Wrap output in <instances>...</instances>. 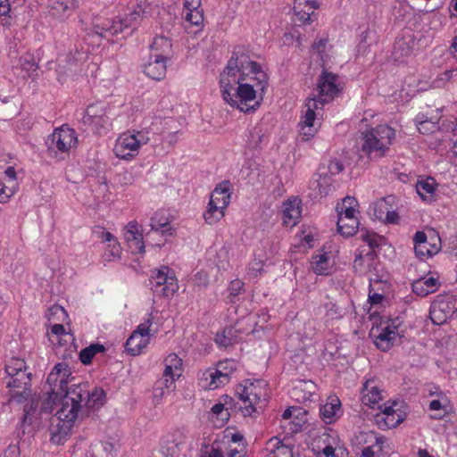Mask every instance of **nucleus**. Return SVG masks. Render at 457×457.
I'll return each mask as SVG.
<instances>
[{"instance_id": "f257e3e1", "label": "nucleus", "mask_w": 457, "mask_h": 457, "mask_svg": "<svg viewBox=\"0 0 457 457\" xmlns=\"http://www.w3.org/2000/svg\"><path fill=\"white\" fill-rule=\"evenodd\" d=\"M71 371L64 362L57 363L48 375L46 383L50 386L48 401L60 408L51 420V442L63 444L75 424L79 419L87 417L92 410H97L105 403L106 394L103 388L95 387L89 391L88 384H72L68 386Z\"/></svg>"}, {"instance_id": "f03ea898", "label": "nucleus", "mask_w": 457, "mask_h": 457, "mask_svg": "<svg viewBox=\"0 0 457 457\" xmlns=\"http://www.w3.org/2000/svg\"><path fill=\"white\" fill-rule=\"evenodd\" d=\"M220 84L225 102L241 112H250L261 104L268 76L259 63L237 47L220 74Z\"/></svg>"}, {"instance_id": "7ed1b4c3", "label": "nucleus", "mask_w": 457, "mask_h": 457, "mask_svg": "<svg viewBox=\"0 0 457 457\" xmlns=\"http://www.w3.org/2000/svg\"><path fill=\"white\" fill-rule=\"evenodd\" d=\"M266 386L263 380L246 379L236 387V395L244 403V406H240L244 416H252L257 409L266 406L268 401Z\"/></svg>"}, {"instance_id": "20e7f679", "label": "nucleus", "mask_w": 457, "mask_h": 457, "mask_svg": "<svg viewBox=\"0 0 457 457\" xmlns=\"http://www.w3.org/2000/svg\"><path fill=\"white\" fill-rule=\"evenodd\" d=\"M395 132L388 125H378L362 133V151L370 157H382L392 145Z\"/></svg>"}, {"instance_id": "39448f33", "label": "nucleus", "mask_w": 457, "mask_h": 457, "mask_svg": "<svg viewBox=\"0 0 457 457\" xmlns=\"http://www.w3.org/2000/svg\"><path fill=\"white\" fill-rule=\"evenodd\" d=\"M145 13V8L141 4H139L124 20H97L93 25V32L99 37L109 40L111 37L121 33L124 28L132 27L133 22H137L144 17Z\"/></svg>"}, {"instance_id": "423d86ee", "label": "nucleus", "mask_w": 457, "mask_h": 457, "mask_svg": "<svg viewBox=\"0 0 457 457\" xmlns=\"http://www.w3.org/2000/svg\"><path fill=\"white\" fill-rule=\"evenodd\" d=\"M343 88L344 84L340 81L339 76L328 71V70L324 68L317 79L315 88L317 94L312 95L310 97L314 98L317 104L323 107L326 104L338 96Z\"/></svg>"}, {"instance_id": "0eeeda50", "label": "nucleus", "mask_w": 457, "mask_h": 457, "mask_svg": "<svg viewBox=\"0 0 457 457\" xmlns=\"http://www.w3.org/2000/svg\"><path fill=\"white\" fill-rule=\"evenodd\" d=\"M48 152L54 154L58 159H63L58 156V154H68L72 147H76L78 137L76 131L68 125L55 129L48 137Z\"/></svg>"}, {"instance_id": "6e6552de", "label": "nucleus", "mask_w": 457, "mask_h": 457, "mask_svg": "<svg viewBox=\"0 0 457 457\" xmlns=\"http://www.w3.org/2000/svg\"><path fill=\"white\" fill-rule=\"evenodd\" d=\"M149 287L155 295L165 297L173 295L179 289L174 271L168 266L152 271Z\"/></svg>"}, {"instance_id": "1a4fd4ad", "label": "nucleus", "mask_w": 457, "mask_h": 457, "mask_svg": "<svg viewBox=\"0 0 457 457\" xmlns=\"http://www.w3.org/2000/svg\"><path fill=\"white\" fill-rule=\"evenodd\" d=\"M380 266L378 254L376 251L372 250H361L355 255V259L353 261V268L354 272L359 276H368L370 287L372 283H378L383 280V276L378 275V267Z\"/></svg>"}, {"instance_id": "9d476101", "label": "nucleus", "mask_w": 457, "mask_h": 457, "mask_svg": "<svg viewBox=\"0 0 457 457\" xmlns=\"http://www.w3.org/2000/svg\"><path fill=\"white\" fill-rule=\"evenodd\" d=\"M305 112L302 115L301 120L298 123V129L302 140L309 141L315 137L319 130V126H317L315 120L317 111L322 110L323 107L312 97H307L305 100Z\"/></svg>"}, {"instance_id": "9b49d317", "label": "nucleus", "mask_w": 457, "mask_h": 457, "mask_svg": "<svg viewBox=\"0 0 457 457\" xmlns=\"http://www.w3.org/2000/svg\"><path fill=\"white\" fill-rule=\"evenodd\" d=\"M82 122L95 134H105L109 124L105 105L103 104H90L82 117Z\"/></svg>"}, {"instance_id": "f8f14e48", "label": "nucleus", "mask_w": 457, "mask_h": 457, "mask_svg": "<svg viewBox=\"0 0 457 457\" xmlns=\"http://www.w3.org/2000/svg\"><path fill=\"white\" fill-rule=\"evenodd\" d=\"M414 251L417 257L424 259L437 253L441 248V239L437 235L428 238L424 231H417L413 237Z\"/></svg>"}, {"instance_id": "ddd939ff", "label": "nucleus", "mask_w": 457, "mask_h": 457, "mask_svg": "<svg viewBox=\"0 0 457 457\" xmlns=\"http://www.w3.org/2000/svg\"><path fill=\"white\" fill-rule=\"evenodd\" d=\"M356 440L359 445H368L363 446L359 457H379L386 438L384 436H378L374 431H369L360 432L356 436Z\"/></svg>"}, {"instance_id": "4468645a", "label": "nucleus", "mask_w": 457, "mask_h": 457, "mask_svg": "<svg viewBox=\"0 0 457 457\" xmlns=\"http://www.w3.org/2000/svg\"><path fill=\"white\" fill-rule=\"evenodd\" d=\"M141 140L134 134H122L114 145L113 152L119 159L131 160L137 154Z\"/></svg>"}, {"instance_id": "2eb2a0df", "label": "nucleus", "mask_w": 457, "mask_h": 457, "mask_svg": "<svg viewBox=\"0 0 457 457\" xmlns=\"http://www.w3.org/2000/svg\"><path fill=\"white\" fill-rule=\"evenodd\" d=\"M370 336L374 337L376 346L383 351H388L394 345L401 341L397 328L387 324L382 328H372Z\"/></svg>"}, {"instance_id": "dca6fc26", "label": "nucleus", "mask_w": 457, "mask_h": 457, "mask_svg": "<svg viewBox=\"0 0 457 457\" xmlns=\"http://www.w3.org/2000/svg\"><path fill=\"white\" fill-rule=\"evenodd\" d=\"M318 8L319 4L316 0H295L293 10L295 24L299 26L310 24L316 19L314 11Z\"/></svg>"}, {"instance_id": "f3484780", "label": "nucleus", "mask_w": 457, "mask_h": 457, "mask_svg": "<svg viewBox=\"0 0 457 457\" xmlns=\"http://www.w3.org/2000/svg\"><path fill=\"white\" fill-rule=\"evenodd\" d=\"M186 443V434L180 429H176L162 439V447L166 455L178 457L185 448Z\"/></svg>"}, {"instance_id": "a211bd4d", "label": "nucleus", "mask_w": 457, "mask_h": 457, "mask_svg": "<svg viewBox=\"0 0 457 457\" xmlns=\"http://www.w3.org/2000/svg\"><path fill=\"white\" fill-rule=\"evenodd\" d=\"M7 378L20 380L21 385H30L31 372L28 371L25 361L20 358H12L5 365Z\"/></svg>"}, {"instance_id": "6ab92c4d", "label": "nucleus", "mask_w": 457, "mask_h": 457, "mask_svg": "<svg viewBox=\"0 0 457 457\" xmlns=\"http://www.w3.org/2000/svg\"><path fill=\"white\" fill-rule=\"evenodd\" d=\"M232 189L233 187L229 180L220 182L212 192L209 203L220 208H227L230 202Z\"/></svg>"}, {"instance_id": "aec40b11", "label": "nucleus", "mask_w": 457, "mask_h": 457, "mask_svg": "<svg viewBox=\"0 0 457 457\" xmlns=\"http://www.w3.org/2000/svg\"><path fill=\"white\" fill-rule=\"evenodd\" d=\"M125 238L132 253L142 254L145 253L143 234L138 230V224L137 221H131L127 225Z\"/></svg>"}, {"instance_id": "412c9836", "label": "nucleus", "mask_w": 457, "mask_h": 457, "mask_svg": "<svg viewBox=\"0 0 457 457\" xmlns=\"http://www.w3.org/2000/svg\"><path fill=\"white\" fill-rule=\"evenodd\" d=\"M167 58H157L154 55L149 56L148 62L144 65V73L154 80L162 79L167 71Z\"/></svg>"}, {"instance_id": "4be33fe9", "label": "nucleus", "mask_w": 457, "mask_h": 457, "mask_svg": "<svg viewBox=\"0 0 457 457\" xmlns=\"http://www.w3.org/2000/svg\"><path fill=\"white\" fill-rule=\"evenodd\" d=\"M79 6L78 0H54L50 5L51 16L64 20L69 17Z\"/></svg>"}, {"instance_id": "5701e85b", "label": "nucleus", "mask_w": 457, "mask_h": 457, "mask_svg": "<svg viewBox=\"0 0 457 457\" xmlns=\"http://www.w3.org/2000/svg\"><path fill=\"white\" fill-rule=\"evenodd\" d=\"M183 26L187 33L195 34L202 29L204 23L203 10H183Z\"/></svg>"}, {"instance_id": "b1692460", "label": "nucleus", "mask_w": 457, "mask_h": 457, "mask_svg": "<svg viewBox=\"0 0 457 457\" xmlns=\"http://www.w3.org/2000/svg\"><path fill=\"white\" fill-rule=\"evenodd\" d=\"M301 200L297 197L288 199L284 203L283 220L287 226H295L301 217Z\"/></svg>"}, {"instance_id": "393cba45", "label": "nucleus", "mask_w": 457, "mask_h": 457, "mask_svg": "<svg viewBox=\"0 0 457 457\" xmlns=\"http://www.w3.org/2000/svg\"><path fill=\"white\" fill-rule=\"evenodd\" d=\"M437 114L432 117H428L424 113H419L415 118V123L418 130L424 135L432 134L439 129V120L441 116L439 111Z\"/></svg>"}, {"instance_id": "a878e982", "label": "nucleus", "mask_w": 457, "mask_h": 457, "mask_svg": "<svg viewBox=\"0 0 457 457\" xmlns=\"http://www.w3.org/2000/svg\"><path fill=\"white\" fill-rule=\"evenodd\" d=\"M10 397L18 403L26 401L31 394L30 385H21L14 378H5Z\"/></svg>"}, {"instance_id": "bb28decb", "label": "nucleus", "mask_w": 457, "mask_h": 457, "mask_svg": "<svg viewBox=\"0 0 457 457\" xmlns=\"http://www.w3.org/2000/svg\"><path fill=\"white\" fill-rule=\"evenodd\" d=\"M98 237L104 243H107L104 255L108 261L112 258H120L121 254V247L116 237L109 231L101 230L96 232Z\"/></svg>"}, {"instance_id": "cd10ccee", "label": "nucleus", "mask_w": 457, "mask_h": 457, "mask_svg": "<svg viewBox=\"0 0 457 457\" xmlns=\"http://www.w3.org/2000/svg\"><path fill=\"white\" fill-rule=\"evenodd\" d=\"M151 55L157 58L170 59L172 55V45L170 40L163 36H158L154 38L150 46Z\"/></svg>"}, {"instance_id": "c85d7f7f", "label": "nucleus", "mask_w": 457, "mask_h": 457, "mask_svg": "<svg viewBox=\"0 0 457 457\" xmlns=\"http://www.w3.org/2000/svg\"><path fill=\"white\" fill-rule=\"evenodd\" d=\"M341 403L337 397L330 398V402L320 407V413L322 420L327 424L333 423L340 416Z\"/></svg>"}, {"instance_id": "c756f323", "label": "nucleus", "mask_w": 457, "mask_h": 457, "mask_svg": "<svg viewBox=\"0 0 457 457\" xmlns=\"http://www.w3.org/2000/svg\"><path fill=\"white\" fill-rule=\"evenodd\" d=\"M361 394L362 403L371 408H375V405L382 400L381 391L375 385L374 380H367L364 383Z\"/></svg>"}, {"instance_id": "7c9ffc66", "label": "nucleus", "mask_w": 457, "mask_h": 457, "mask_svg": "<svg viewBox=\"0 0 457 457\" xmlns=\"http://www.w3.org/2000/svg\"><path fill=\"white\" fill-rule=\"evenodd\" d=\"M438 286V281L433 277L421 278L415 280L412 285V291L414 294L420 296H427L428 295L434 293Z\"/></svg>"}, {"instance_id": "2f4dec72", "label": "nucleus", "mask_w": 457, "mask_h": 457, "mask_svg": "<svg viewBox=\"0 0 457 457\" xmlns=\"http://www.w3.org/2000/svg\"><path fill=\"white\" fill-rule=\"evenodd\" d=\"M317 179H312L309 183V187L312 191L314 197L325 196L331 190L330 177L328 174L323 176L317 174Z\"/></svg>"}, {"instance_id": "473e14b6", "label": "nucleus", "mask_w": 457, "mask_h": 457, "mask_svg": "<svg viewBox=\"0 0 457 457\" xmlns=\"http://www.w3.org/2000/svg\"><path fill=\"white\" fill-rule=\"evenodd\" d=\"M149 344V337H142L137 333H132L125 343L126 351L133 356L141 353Z\"/></svg>"}, {"instance_id": "72a5a7b5", "label": "nucleus", "mask_w": 457, "mask_h": 457, "mask_svg": "<svg viewBox=\"0 0 457 457\" xmlns=\"http://www.w3.org/2000/svg\"><path fill=\"white\" fill-rule=\"evenodd\" d=\"M150 226L152 231H161L162 234L169 232L170 235L172 233L171 227L169 221V218L165 215L162 211H158L150 219Z\"/></svg>"}, {"instance_id": "f704fd0d", "label": "nucleus", "mask_w": 457, "mask_h": 457, "mask_svg": "<svg viewBox=\"0 0 457 457\" xmlns=\"http://www.w3.org/2000/svg\"><path fill=\"white\" fill-rule=\"evenodd\" d=\"M266 450H270L268 457H293L292 448L274 438L269 440Z\"/></svg>"}, {"instance_id": "c9c22d12", "label": "nucleus", "mask_w": 457, "mask_h": 457, "mask_svg": "<svg viewBox=\"0 0 457 457\" xmlns=\"http://www.w3.org/2000/svg\"><path fill=\"white\" fill-rule=\"evenodd\" d=\"M312 267L316 274L328 275L331 269L328 254L323 253L314 255L312 257Z\"/></svg>"}, {"instance_id": "e433bc0d", "label": "nucleus", "mask_w": 457, "mask_h": 457, "mask_svg": "<svg viewBox=\"0 0 457 457\" xmlns=\"http://www.w3.org/2000/svg\"><path fill=\"white\" fill-rule=\"evenodd\" d=\"M359 228V220L357 218L338 219L337 231L344 237L353 236Z\"/></svg>"}, {"instance_id": "4c0bfd02", "label": "nucleus", "mask_w": 457, "mask_h": 457, "mask_svg": "<svg viewBox=\"0 0 457 457\" xmlns=\"http://www.w3.org/2000/svg\"><path fill=\"white\" fill-rule=\"evenodd\" d=\"M105 347L101 344H91L87 347L82 349L79 353V360L84 365H88L92 362L93 358L100 353L105 352Z\"/></svg>"}, {"instance_id": "58836bf2", "label": "nucleus", "mask_w": 457, "mask_h": 457, "mask_svg": "<svg viewBox=\"0 0 457 457\" xmlns=\"http://www.w3.org/2000/svg\"><path fill=\"white\" fill-rule=\"evenodd\" d=\"M357 201L354 197L346 196L344 198L341 207L337 206L338 219L356 218L354 206Z\"/></svg>"}, {"instance_id": "ea45409f", "label": "nucleus", "mask_w": 457, "mask_h": 457, "mask_svg": "<svg viewBox=\"0 0 457 457\" xmlns=\"http://www.w3.org/2000/svg\"><path fill=\"white\" fill-rule=\"evenodd\" d=\"M416 191L422 199H425L428 195H432L436 191L435 179L432 178H427L417 182Z\"/></svg>"}, {"instance_id": "a19ab883", "label": "nucleus", "mask_w": 457, "mask_h": 457, "mask_svg": "<svg viewBox=\"0 0 457 457\" xmlns=\"http://www.w3.org/2000/svg\"><path fill=\"white\" fill-rule=\"evenodd\" d=\"M226 208H220L217 205L208 204V209L204 214V218L208 224H214L218 222L224 216V210Z\"/></svg>"}, {"instance_id": "79ce46f5", "label": "nucleus", "mask_w": 457, "mask_h": 457, "mask_svg": "<svg viewBox=\"0 0 457 457\" xmlns=\"http://www.w3.org/2000/svg\"><path fill=\"white\" fill-rule=\"evenodd\" d=\"M361 238L368 244L369 249L375 251L376 248L379 247L383 237L378 236L376 233H370L367 230H361Z\"/></svg>"}, {"instance_id": "37998d69", "label": "nucleus", "mask_w": 457, "mask_h": 457, "mask_svg": "<svg viewBox=\"0 0 457 457\" xmlns=\"http://www.w3.org/2000/svg\"><path fill=\"white\" fill-rule=\"evenodd\" d=\"M440 305V303H434L429 311V318L432 322L436 325H442L447 320V315L443 312Z\"/></svg>"}, {"instance_id": "c03bdc74", "label": "nucleus", "mask_w": 457, "mask_h": 457, "mask_svg": "<svg viewBox=\"0 0 457 457\" xmlns=\"http://www.w3.org/2000/svg\"><path fill=\"white\" fill-rule=\"evenodd\" d=\"M233 399L228 395L225 396L224 403H219L212 406V412L218 417H220L221 420H228L229 413L228 411V408L225 409V405H229L231 407Z\"/></svg>"}, {"instance_id": "a18cd8bd", "label": "nucleus", "mask_w": 457, "mask_h": 457, "mask_svg": "<svg viewBox=\"0 0 457 457\" xmlns=\"http://www.w3.org/2000/svg\"><path fill=\"white\" fill-rule=\"evenodd\" d=\"M234 333L233 328H226L221 334L217 333L215 341L218 345L223 347H228L234 344V340L232 338Z\"/></svg>"}, {"instance_id": "49530a36", "label": "nucleus", "mask_w": 457, "mask_h": 457, "mask_svg": "<svg viewBox=\"0 0 457 457\" xmlns=\"http://www.w3.org/2000/svg\"><path fill=\"white\" fill-rule=\"evenodd\" d=\"M405 415L399 410L395 412L388 413L387 416L382 417L381 419L384 420L385 425L388 428H395L402 421L404 420Z\"/></svg>"}, {"instance_id": "de8ad7c7", "label": "nucleus", "mask_w": 457, "mask_h": 457, "mask_svg": "<svg viewBox=\"0 0 457 457\" xmlns=\"http://www.w3.org/2000/svg\"><path fill=\"white\" fill-rule=\"evenodd\" d=\"M210 378V383L208 385L209 389H215L219 387V379L223 378L224 380H229L228 373L224 372L221 369H216L214 371H208Z\"/></svg>"}, {"instance_id": "09e8293b", "label": "nucleus", "mask_w": 457, "mask_h": 457, "mask_svg": "<svg viewBox=\"0 0 457 457\" xmlns=\"http://www.w3.org/2000/svg\"><path fill=\"white\" fill-rule=\"evenodd\" d=\"M455 76H457V70H446L437 76L433 85L436 87H445V84Z\"/></svg>"}, {"instance_id": "8fccbe9b", "label": "nucleus", "mask_w": 457, "mask_h": 457, "mask_svg": "<svg viewBox=\"0 0 457 457\" xmlns=\"http://www.w3.org/2000/svg\"><path fill=\"white\" fill-rule=\"evenodd\" d=\"M228 290L229 292L228 302L234 303L236 297L244 290V283L239 279H235L230 282Z\"/></svg>"}, {"instance_id": "3c124183", "label": "nucleus", "mask_w": 457, "mask_h": 457, "mask_svg": "<svg viewBox=\"0 0 457 457\" xmlns=\"http://www.w3.org/2000/svg\"><path fill=\"white\" fill-rule=\"evenodd\" d=\"M388 203L386 199H382L376 203L373 208V215L378 220H384L388 211Z\"/></svg>"}, {"instance_id": "603ef678", "label": "nucleus", "mask_w": 457, "mask_h": 457, "mask_svg": "<svg viewBox=\"0 0 457 457\" xmlns=\"http://www.w3.org/2000/svg\"><path fill=\"white\" fill-rule=\"evenodd\" d=\"M394 53L395 54H399V57L408 56L411 53V46L405 41L404 38H399L395 43Z\"/></svg>"}, {"instance_id": "864d4df0", "label": "nucleus", "mask_w": 457, "mask_h": 457, "mask_svg": "<svg viewBox=\"0 0 457 457\" xmlns=\"http://www.w3.org/2000/svg\"><path fill=\"white\" fill-rule=\"evenodd\" d=\"M180 375V371H177L175 373L174 368L165 364L163 371L164 382H162L165 387L169 388L175 382L176 378H179Z\"/></svg>"}, {"instance_id": "5fc2aeb1", "label": "nucleus", "mask_w": 457, "mask_h": 457, "mask_svg": "<svg viewBox=\"0 0 457 457\" xmlns=\"http://www.w3.org/2000/svg\"><path fill=\"white\" fill-rule=\"evenodd\" d=\"M113 446L108 443H101L100 445H96L92 453V457H112L111 451Z\"/></svg>"}, {"instance_id": "6e6d98bb", "label": "nucleus", "mask_w": 457, "mask_h": 457, "mask_svg": "<svg viewBox=\"0 0 457 457\" xmlns=\"http://www.w3.org/2000/svg\"><path fill=\"white\" fill-rule=\"evenodd\" d=\"M15 187L6 186L0 180V203L4 204L9 201V199L14 195Z\"/></svg>"}, {"instance_id": "4d7b16f0", "label": "nucleus", "mask_w": 457, "mask_h": 457, "mask_svg": "<svg viewBox=\"0 0 457 457\" xmlns=\"http://www.w3.org/2000/svg\"><path fill=\"white\" fill-rule=\"evenodd\" d=\"M345 170L344 163L337 158L331 159L328 165V171L330 175H337Z\"/></svg>"}, {"instance_id": "13d9d810", "label": "nucleus", "mask_w": 457, "mask_h": 457, "mask_svg": "<svg viewBox=\"0 0 457 457\" xmlns=\"http://www.w3.org/2000/svg\"><path fill=\"white\" fill-rule=\"evenodd\" d=\"M164 362L165 364L170 366L171 368H174L175 373L177 371L181 372L182 360L176 353L169 354L165 358Z\"/></svg>"}, {"instance_id": "bf43d9fd", "label": "nucleus", "mask_w": 457, "mask_h": 457, "mask_svg": "<svg viewBox=\"0 0 457 457\" xmlns=\"http://www.w3.org/2000/svg\"><path fill=\"white\" fill-rule=\"evenodd\" d=\"M202 457H224V454L220 445L214 442Z\"/></svg>"}, {"instance_id": "052dcab7", "label": "nucleus", "mask_w": 457, "mask_h": 457, "mask_svg": "<svg viewBox=\"0 0 457 457\" xmlns=\"http://www.w3.org/2000/svg\"><path fill=\"white\" fill-rule=\"evenodd\" d=\"M152 324L151 319H148L145 322L141 323L137 326V329L133 331V333H137L138 336L142 337H149V328Z\"/></svg>"}, {"instance_id": "680f3d73", "label": "nucleus", "mask_w": 457, "mask_h": 457, "mask_svg": "<svg viewBox=\"0 0 457 457\" xmlns=\"http://www.w3.org/2000/svg\"><path fill=\"white\" fill-rule=\"evenodd\" d=\"M328 38H320L315 41L312 45L313 50L317 52L320 59L323 61V54L325 53L326 46L328 44Z\"/></svg>"}, {"instance_id": "e2e57ef3", "label": "nucleus", "mask_w": 457, "mask_h": 457, "mask_svg": "<svg viewBox=\"0 0 457 457\" xmlns=\"http://www.w3.org/2000/svg\"><path fill=\"white\" fill-rule=\"evenodd\" d=\"M217 369H221L224 372H228V374L236 370V364L233 361L226 360L224 361H220Z\"/></svg>"}, {"instance_id": "0e129e2a", "label": "nucleus", "mask_w": 457, "mask_h": 457, "mask_svg": "<svg viewBox=\"0 0 457 457\" xmlns=\"http://www.w3.org/2000/svg\"><path fill=\"white\" fill-rule=\"evenodd\" d=\"M20 449L16 445H10L0 457H19Z\"/></svg>"}, {"instance_id": "69168bd1", "label": "nucleus", "mask_w": 457, "mask_h": 457, "mask_svg": "<svg viewBox=\"0 0 457 457\" xmlns=\"http://www.w3.org/2000/svg\"><path fill=\"white\" fill-rule=\"evenodd\" d=\"M399 219H400V217L395 211H390L388 209L386 215L383 221L387 224H396V223H398Z\"/></svg>"}, {"instance_id": "338daca9", "label": "nucleus", "mask_w": 457, "mask_h": 457, "mask_svg": "<svg viewBox=\"0 0 457 457\" xmlns=\"http://www.w3.org/2000/svg\"><path fill=\"white\" fill-rule=\"evenodd\" d=\"M201 5L202 0H185L184 10H203Z\"/></svg>"}, {"instance_id": "774afa93", "label": "nucleus", "mask_w": 457, "mask_h": 457, "mask_svg": "<svg viewBox=\"0 0 457 457\" xmlns=\"http://www.w3.org/2000/svg\"><path fill=\"white\" fill-rule=\"evenodd\" d=\"M119 181L124 185H129L133 182L132 173L125 170L118 174Z\"/></svg>"}]
</instances>
